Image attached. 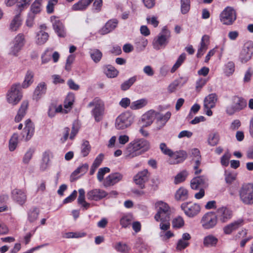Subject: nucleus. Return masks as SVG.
Here are the masks:
<instances>
[{"mask_svg":"<svg viewBox=\"0 0 253 253\" xmlns=\"http://www.w3.org/2000/svg\"><path fill=\"white\" fill-rule=\"evenodd\" d=\"M122 178V175L119 173L110 174L106 178L104 182V185L105 187L113 185L121 180Z\"/></svg>","mask_w":253,"mask_h":253,"instance_id":"27","label":"nucleus"},{"mask_svg":"<svg viewBox=\"0 0 253 253\" xmlns=\"http://www.w3.org/2000/svg\"><path fill=\"white\" fill-rule=\"evenodd\" d=\"M181 208L184 213L189 217L197 215L201 211L200 205L192 202H185L181 205Z\"/></svg>","mask_w":253,"mask_h":253,"instance_id":"10","label":"nucleus"},{"mask_svg":"<svg viewBox=\"0 0 253 253\" xmlns=\"http://www.w3.org/2000/svg\"><path fill=\"white\" fill-rule=\"evenodd\" d=\"M189 198V193L187 189L183 187L178 188L174 194L175 200L177 201H184Z\"/></svg>","mask_w":253,"mask_h":253,"instance_id":"28","label":"nucleus"},{"mask_svg":"<svg viewBox=\"0 0 253 253\" xmlns=\"http://www.w3.org/2000/svg\"><path fill=\"white\" fill-rule=\"evenodd\" d=\"M88 169V165L84 164L78 167L72 174V176H76L81 173V175L84 174Z\"/></svg>","mask_w":253,"mask_h":253,"instance_id":"52","label":"nucleus"},{"mask_svg":"<svg viewBox=\"0 0 253 253\" xmlns=\"http://www.w3.org/2000/svg\"><path fill=\"white\" fill-rule=\"evenodd\" d=\"M170 37V31L166 27L163 28L162 32L153 41L154 48L159 50L161 48L165 47L168 44Z\"/></svg>","mask_w":253,"mask_h":253,"instance_id":"4","label":"nucleus"},{"mask_svg":"<svg viewBox=\"0 0 253 253\" xmlns=\"http://www.w3.org/2000/svg\"><path fill=\"white\" fill-rule=\"evenodd\" d=\"M209 40V37L207 35H204L201 40L200 47L198 50L197 53V57H201L206 51L207 49V44L206 42H208Z\"/></svg>","mask_w":253,"mask_h":253,"instance_id":"37","label":"nucleus"},{"mask_svg":"<svg viewBox=\"0 0 253 253\" xmlns=\"http://www.w3.org/2000/svg\"><path fill=\"white\" fill-rule=\"evenodd\" d=\"M157 212L154 216L156 221H166L170 220L171 210L169 206L163 201H158L155 203Z\"/></svg>","mask_w":253,"mask_h":253,"instance_id":"1","label":"nucleus"},{"mask_svg":"<svg viewBox=\"0 0 253 253\" xmlns=\"http://www.w3.org/2000/svg\"><path fill=\"white\" fill-rule=\"evenodd\" d=\"M253 54V42L248 41L246 42L240 52L239 55L240 61L243 63H247L249 61Z\"/></svg>","mask_w":253,"mask_h":253,"instance_id":"12","label":"nucleus"},{"mask_svg":"<svg viewBox=\"0 0 253 253\" xmlns=\"http://www.w3.org/2000/svg\"><path fill=\"white\" fill-rule=\"evenodd\" d=\"M51 153L50 151H45L42 155V162L41 164L40 169L42 171L45 170L50 165V157Z\"/></svg>","mask_w":253,"mask_h":253,"instance_id":"35","label":"nucleus"},{"mask_svg":"<svg viewBox=\"0 0 253 253\" xmlns=\"http://www.w3.org/2000/svg\"><path fill=\"white\" fill-rule=\"evenodd\" d=\"M215 214L217 216V219L221 222L224 223L231 218L232 211L228 208L222 206L217 209Z\"/></svg>","mask_w":253,"mask_h":253,"instance_id":"13","label":"nucleus"},{"mask_svg":"<svg viewBox=\"0 0 253 253\" xmlns=\"http://www.w3.org/2000/svg\"><path fill=\"white\" fill-rule=\"evenodd\" d=\"M219 18L223 25H232L237 18L236 11L233 7L227 6L220 13Z\"/></svg>","mask_w":253,"mask_h":253,"instance_id":"5","label":"nucleus"},{"mask_svg":"<svg viewBox=\"0 0 253 253\" xmlns=\"http://www.w3.org/2000/svg\"><path fill=\"white\" fill-rule=\"evenodd\" d=\"M188 173L186 171L184 170L178 173L175 177L174 183L178 184L184 181L187 176Z\"/></svg>","mask_w":253,"mask_h":253,"instance_id":"53","label":"nucleus"},{"mask_svg":"<svg viewBox=\"0 0 253 253\" xmlns=\"http://www.w3.org/2000/svg\"><path fill=\"white\" fill-rule=\"evenodd\" d=\"M114 248L117 251L121 253H126V246L125 243L122 242H117L114 246Z\"/></svg>","mask_w":253,"mask_h":253,"instance_id":"59","label":"nucleus"},{"mask_svg":"<svg viewBox=\"0 0 253 253\" xmlns=\"http://www.w3.org/2000/svg\"><path fill=\"white\" fill-rule=\"evenodd\" d=\"M16 15L11 20L9 29L12 31H16L22 25V19L21 17V13L22 12L18 11L15 9Z\"/></svg>","mask_w":253,"mask_h":253,"instance_id":"25","label":"nucleus"},{"mask_svg":"<svg viewBox=\"0 0 253 253\" xmlns=\"http://www.w3.org/2000/svg\"><path fill=\"white\" fill-rule=\"evenodd\" d=\"M32 0H18L16 9L18 11L22 12L27 8L30 5Z\"/></svg>","mask_w":253,"mask_h":253,"instance_id":"45","label":"nucleus"},{"mask_svg":"<svg viewBox=\"0 0 253 253\" xmlns=\"http://www.w3.org/2000/svg\"><path fill=\"white\" fill-rule=\"evenodd\" d=\"M74 101V95L73 94H69L66 97L64 102V107L65 109L68 110V111L71 109Z\"/></svg>","mask_w":253,"mask_h":253,"instance_id":"48","label":"nucleus"},{"mask_svg":"<svg viewBox=\"0 0 253 253\" xmlns=\"http://www.w3.org/2000/svg\"><path fill=\"white\" fill-rule=\"evenodd\" d=\"M52 23V26L55 32L59 37H64L66 35V32L64 29V26L62 22L58 18L52 16L50 18Z\"/></svg>","mask_w":253,"mask_h":253,"instance_id":"19","label":"nucleus"},{"mask_svg":"<svg viewBox=\"0 0 253 253\" xmlns=\"http://www.w3.org/2000/svg\"><path fill=\"white\" fill-rule=\"evenodd\" d=\"M241 201L246 205L253 204V185L250 183L244 184L239 190Z\"/></svg>","mask_w":253,"mask_h":253,"instance_id":"3","label":"nucleus"},{"mask_svg":"<svg viewBox=\"0 0 253 253\" xmlns=\"http://www.w3.org/2000/svg\"><path fill=\"white\" fill-rule=\"evenodd\" d=\"M247 106V102L243 98L235 96L233 99V103L226 108V112L229 115H233L235 112H239Z\"/></svg>","mask_w":253,"mask_h":253,"instance_id":"9","label":"nucleus"},{"mask_svg":"<svg viewBox=\"0 0 253 253\" xmlns=\"http://www.w3.org/2000/svg\"><path fill=\"white\" fill-rule=\"evenodd\" d=\"M201 223L202 227L205 229L213 228L217 223V216L213 212H208L203 215Z\"/></svg>","mask_w":253,"mask_h":253,"instance_id":"11","label":"nucleus"},{"mask_svg":"<svg viewBox=\"0 0 253 253\" xmlns=\"http://www.w3.org/2000/svg\"><path fill=\"white\" fill-rule=\"evenodd\" d=\"M42 0H35L31 5L29 13L33 14L34 15L39 13L42 10Z\"/></svg>","mask_w":253,"mask_h":253,"instance_id":"43","label":"nucleus"},{"mask_svg":"<svg viewBox=\"0 0 253 253\" xmlns=\"http://www.w3.org/2000/svg\"><path fill=\"white\" fill-rule=\"evenodd\" d=\"M217 100V97L216 94H210L204 99V106L206 109L213 108L215 107Z\"/></svg>","mask_w":253,"mask_h":253,"instance_id":"29","label":"nucleus"},{"mask_svg":"<svg viewBox=\"0 0 253 253\" xmlns=\"http://www.w3.org/2000/svg\"><path fill=\"white\" fill-rule=\"evenodd\" d=\"M40 211L36 207L32 208L28 211V220L30 222H35L38 218Z\"/></svg>","mask_w":253,"mask_h":253,"instance_id":"42","label":"nucleus"},{"mask_svg":"<svg viewBox=\"0 0 253 253\" xmlns=\"http://www.w3.org/2000/svg\"><path fill=\"white\" fill-rule=\"evenodd\" d=\"M160 149H161L162 152L165 155L170 156L172 154V151L168 148L166 143H162L160 144Z\"/></svg>","mask_w":253,"mask_h":253,"instance_id":"61","label":"nucleus"},{"mask_svg":"<svg viewBox=\"0 0 253 253\" xmlns=\"http://www.w3.org/2000/svg\"><path fill=\"white\" fill-rule=\"evenodd\" d=\"M20 84H13L6 94V100L12 105H16L21 100L22 95L19 91Z\"/></svg>","mask_w":253,"mask_h":253,"instance_id":"6","label":"nucleus"},{"mask_svg":"<svg viewBox=\"0 0 253 253\" xmlns=\"http://www.w3.org/2000/svg\"><path fill=\"white\" fill-rule=\"evenodd\" d=\"M118 21L117 19H113L109 20L105 26L99 31L101 35L107 34L112 31L117 27Z\"/></svg>","mask_w":253,"mask_h":253,"instance_id":"26","label":"nucleus"},{"mask_svg":"<svg viewBox=\"0 0 253 253\" xmlns=\"http://www.w3.org/2000/svg\"><path fill=\"white\" fill-rule=\"evenodd\" d=\"M46 84L44 82L40 83L34 90L33 99L36 101L39 100L46 93Z\"/></svg>","mask_w":253,"mask_h":253,"instance_id":"24","label":"nucleus"},{"mask_svg":"<svg viewBox=\"0 0 253 253\" xmlns=\"http://www.w3.org/2000/svg\"><path fill=\"white\" fill-rule=\"evenodd\" d=\"M186 58V54L182 53L177 59L175 63L173 65L171 69L170 72L173 73L181 66Z\"/></svg>","mask_w":253,"mask_h":253,"instance_id":"47","label":"nucleus"},{"mask_svg":"<svg viewBox=\"0 0 253 253\" xmlns=\"http://www.w3.org/2000/svg\"><path fill=\"white\" fill-rule=\"evenodd\" d=\"M219 139L220 137L218 132H211L208 135L207 141L209 145L214 146L218 144Z\"/></svg>","mask_w":253,"mask_h":253,"instance_id":"38","label":"nucleus"},{"mask_svg":"<svg viewBox=\"0 0 253 253\" xmlns=\"http://www.w3.org/2000/svg\"><path fill=\"white\" fill-rule=\"evenodd\" d=\"M103 5L102 0H95L92 5V11L98 13L101 11Z\"/></svg>","mask_w":253,"mask_h":253,"instance_id":"55","label":"nucleus"},{"mask_svg":"<svg viewBox=\"0 0 253 253\" xmlns=\"http://www.w3.org/2000/svg\"><path fill=\"white\" fill-rule=\"evenodd\" d=\"M188 80L187 77H181L179 79L174 80L168 86V90L169 92H173L175 91L179 85H183Z\"/></svg>","mask_w":253,"mask_h":253,"instance_id":"34","label":"nucleus"},{"mask_svg":"<svg viewBox=\"0 0 253 253\" xmlns=\"http://www.w3.org/2000/svg\"><path fill=\"white\" fill-rule=\"evenodd\" d=\"M90 147L87 141L84 142L81 146V154L83 157L86 156L90 152Z\"/></svg>","mask_w":253,"mask_h":253,"instance_id":"54","label":"nucleus"},{"mask_svg":"<svg viewBox=\"0 0 253 253\" xmlns=\"http://www.w3.org/2000/svg\"><path fill=\"white\" fill-rule=\"evenodd\" d=\"M116 127L118 129H124L126 127V115L123 113L116 120Z\"/></svg>","mask_w":253,"mask_h":253,"instance_id":"36","label":"nucleus"},{"mask_svg":"<svg viewBox=\"0 0 253 253\" xmlns=\"http://www.w3.org/2000/svg\"><path fill=\"white\" fill-rule=\"evenodd\" d=\"M171 113L170 112H167L165 115H162L157 112V119L159 121L162 123H166L170 118Z\"/></svg>","mask_w":253,"mask_h":253,"instance_id":"58","label":"nucleus"},{"mask_svg":"<svg viewBox=\"0 0 253 253\" xmlns=\"http://www.w3.org/2000/svg\"><path fill=\"white\" fill-rule=\"evenodd\" d=\"M93 0H80L73 5L72 9L74 11L85 10Z\"/></svg>","mask_w":253,"mask_h":253,"instance_id":"32","label":"nucleus"},{"mask_svg":"<svg viewBox=\"0 0 253 253\" xmlns=\"http://www.w3.org/2000/svg\"><path fill=\"white\" fill-rule=\"evenodd\" d=\"M218 242V239L213 235H209L204 239V245L206 247L215 246Z\"/></svg>","mask_w":253,"mask_h":253,"instance_id":"41","label":"nucleus"},{"mask_svg":"<svg viewBox=\"0 0 253 253\" xmlns=\"http://www.w3.org/2000/svg\"><path fill=\"white\" fill-rule=\"evenodd\" d=\"M148 100L146 98H142L136 101L130 102V100L127 98V106H130V108L132 110H138L146 106L148 104Z\"/></svg>","mask_w":253,"mask_h":253,"instance_id":"30","label":"nucleus"},{"mask_svg":"<svg viewBox=\"0 0 253 253\" xmlns=\"http://www.w3.org/2000/svg\"><path fill=\"white\" fill-rule=\"evenodd\" d=\"M208 80L206 79L200 78L196 83V89L199 91L206 84Z\"/></svg>","mask_w":253,"mask_h":253,"instance_id":"64","label":"nucleus"},{"mask_svg":"<svg viewBox=\"0 0 253 253\" xmlns=\"http://www.w3.org/2000/svg\"><path fill=\"white\" fill-rule=\"evenodd\" d=\"M191 187L197 190L198 188H206L208 185V178L205 175L196 176L191 180Z\"/></svg>","mask_w":253,"mask_h":253,"instance_id":"15","label":"nucleus"},{"mask_svg":"<svg viewBox=\"0 0 253 253\" xmlns=\"http://www.w3.org/2000/svg\"><path fill=\"white\" fill-rule=\"evenodd\" d=\"M243 224V220L239 219L225 226L223 230L224 233L227 235L231 234L233 231L238 229L242 226Z\"/></svg>","mask_w":253,"mask_h":253,"instance_id":"23","label":"nucleus"},{"mask_svg":"<svg viewBox=\"0 0 253 253\" xmlns=\"http://www.w3.org/2000/svg\"><path fill=\"white\" fill-rule=\"evenodd\" d=\"M157 116V112L150 110L141 116L140 123L142 124L143 127L149 126L153 123Z\"/></svg>","mask_w":253,"mask_h":253,"instance_id":"18","label":"nucleus"},{"mask_svg":"<svg viewBox=\"0 0 253 253\" xmlns=\"http://www.w3.org/2000/svg\"><path fill=\"white\" fill-rule=\"evenodd\" d=\"M104 72L109 78H114L118 74V71L112 65H107L104 68Z\"/></svg>","mask_w":253,"mask_h":253,"instance_id":"44","label":"nucleus"},{"mask_svg":"<svg viewBox=\"0 0 253 253\" xmlns=\"http://www.w3.org/2000/svg\"><path fill=\"white\" fill-rule=\"evenodd\" d=\"M18 142V136L17 133H14L9 141V149L10 151H14L17 147Z\"/></svg>","mask_w":253,"mask_h":253,"instance_id":"50","label":"nucleus"},{"mask_svg":"<svg viewBox=\"0 0 253 253\" xmlns=\"http://www.w3.org/2000/svg\"><path fill=\"white\" fill-rule=\"evenodd\" d=\"M224 176L226 183L228 184H231L236 179L237 174L234 172L225 170L224 171Z\"/></svg>","mask_w":253,"mask_h":253,"instance_id":"49","label":"nucleus"},{"mask_svg":"<svg viewBox=\"0 0 253 253\" xmlns=\"http://www.w3.org/2000/svg\"><path fill=\"white\" fill-rule=\"evenodd\" d=\"M29 103L27 101H24L21 104L17 114L15 117L16 122H19L22 120L26 113V111L28 107Z\"/></svg>","mask_w":253,"mask_h":253,"instance_id":"33","label":"nucleus"},{"mask_svg":"<svg viewBox=\"0 0 253 253\" xmlns=\"http://www.w3.org/2000/svg\"><path fill=\"white\" fill-rule=\"evenodd\" d=\"M89 53L91 59L95 62H99L102 57V53L98 49L92 48L90 49Z\"/></svg>","mask_w":253,"mask_h":253,"instance_id":"39","label":"nucleus"},{"mask_svg":"<svg viewBox=\"0 0 253 253\" xmlns=\"http://www.w3.org/2000/svg\"><path fill=\"white\" fill-rule=\"evenodd\" d=\"M107 195V193L100 189H94L90 190L86 194L87 198L88 200L96 201L101 200Z\"/></svg>","mask_w":253,"mask_h":253,"instance_id":"21","label":"nucleus"},{"mask_svg":"<svg viewBox=\"0 0 253 253\" xmlns=\"http://www.w3.org/2000/svg\"><path fill=\"white\" fill-rule=\"evenodd\" d=\"M235 71V64L232 61H229L224 65V73L229 76L233 74Z\"/></svg>","mask_w":253,"mask_h":253,"instance_id":"46","label":"nucleus"},{"mask_svg":"<svg viewBox=\"0 0 253 253\" xmlns=\"http://www.w3.org/2000/svg\"><path fill=\"white\" fill-rule=\"evenodd\" d=\"M184 225V221L181 216L174 218L172 221V225L174 228H180Z\"/></svg>","mask_w":253,"mask_h":253,"instance_id":"51","label":"nucleus"},{"mask_svg":"<svg viewBox=\"0 0 253 253\" xmlns=\"http://www.w3.org/2000/svg\"><path fill=\"white\" fill-rule=\"evenodd\" d=\"M25 36L22 33L18 34L13 41V45L10 47L8 54L14 56H17L25 44Z\"/></svg>","mask_w":253,"mask_h":253,"instance_id":"8","label":"nucleus"},{"mask_svg":"<svg viewBox=\"0 0 253 253\" xmlns=\"http://www.w3.org/2000/svg\"><path fill=\"white\" fill-rule=\"evenodd\" d=\"M88 107H94L91 113L95 121H100L103 115L104 104L103 102L98 98H95L87 105Z\"/></svg>","mask_w":253,"mask_h":253,"instance_id":"7","label":"nucleus"},{"mask_svg":"<svg viewBox=\"0 0 253 253\" xmlns=\"http://www.w3.org/2000/svg\"><path fill=\"white\" fill-rule=\"evenodd\" d=\"M169 163L171 165L177 164L183 162L187 158V153L185 151L180 150L175 152L169 156Z\"/></svg>","mask_w":253,"mask_h":253,"instance_id":"20","label":"nucleus"},{"mask_svg":"<svg viewBox=\"0 0 253 253\" xmlns=\"http://www.w3.org/2000/svg\"><path fill=\"white\" fill-rule=\"evenodd\" d=\"M150 173L147 169H145L139 171L133 178L135 183L138 185L141 189L145 188V183L148 180Z\"/></svg>","mask_w":253,"mask_h":253,"instance_id":"16","label":"nucleus"},{"mask_svg":"<svg viewBox=\"0 0 253 253\" xmlns=\"http://www.w3.org/2000/svg\"><path fill=\"white\" fill-rule=\"evenodd\" d=\"M13 200L18 204L23 206L27 201V195L25 190L14 189L11 192Z\"/></svg>","mask_w":253,"mask_h":253,"instance_id":"17","label":"nucleus"},{"mask_svg":"<svg viewBox=\"0 0 253 253\" xmlns=\"http://www.w3.org/2000/svg\"><path fill=\"white\" fill-rule=\"evenodd\" d=\"M34 74L33 72L28 70L25 75V79L23 81L22 86L23 88H27L34 82Z\"/></svg>","mask_w":253,"mask_h":253,"instance_id":"40","label":"nucleus"},{"mask_svg":"<svg viewBox=\"0 0 253 253\" xmlns=\"http://www.w3.org/2000/svg\"><path fill=\"white\" fill-rule=\"evenodd\" d=\"M191 236L188 233H184L179 239L176 244V250L178 252L181 251L186 248L190 245L189 241Z\"/></svg>","mask_w":253,"mask_h":253,"instance_id":"22","label":"nucleus"},{"mask_svg":"<svg viewBox=\"0 0 253 253\" xmlns=\"http://www.w3.org/2000/svg\"><path fill=\"white\" fill-rule=\"evenodd\" d=\"M231 157V155L228 152H226L221 157L220 163L222 166L227 167L229 165V161Z\"/></svg>","mask_w":253,"mask_h":253,"instance_id":"60","label":"nucleus"},{"mask_svg":"<svg viewBox=\"0 0 253 253\" xmlns=\"http://www.w3.org/2000/svg\"><path fill=\"white\" fill-rule=\"evenodd\" d=\"M49 35L43 30L37 32L35 37V42L38 45L44 44L48 40Z\"/></svg>","mask_w":253,"mask_h":253,"instance_id":"31","label":"nucleus"},{"mask_svg":"<svg viewBox=\"0 0 253 253\" xmlns=\"http://www.w3.org/2000/svg\"><path fill=\"white\" fill-rule=\"evenodd\" d=\"M34 150L32 149H29L27 152L25 153L23 159V162L25 164H28L30 160L31 159L33 154L34 153Z\"/></svg>","mask_w":253,"mask_h":253,"instance_id":"62","label":"nucleus"},{"mask_svg":"<svg viewBox=\"0 0 253 253\" xmlns=\"http://www.w3.org/2000/svg\"><path fill=\"white\" fill-rule=\"evenodd\" d=\"M150 148L149 142L144 139L135 140L129 143L127 147V157H133L136 156L135 151L142 149L147 151Z\"/></svg>","mask_w":253,"mask_h":253,"instance_id":"2","label":"nucleus"},{"mask_svg":"<svg viewBox=\"0 0 253 253\" xmlns=\"http://www.w3.org/2000/svg\"><path fill=\"white\" fill-rule=\"evenodd\" d=\"M190 9V0H181V11L182 13H187Z\"/></svg>","mask_w":253,"mask_h":253,"instance_id":"56","label":"nucleus"},{"mask_svg":"<svg viewBox=\"0 0 253 253\" xmlns=\"http://www.w3.org/2000/svg\"><path fill=\"white\" fill-rule=\"evenodd\" d=\"M110 171V169L107 167H104L99 169L97 172V179L99 181L101 182L104 178V175L106 173L109 172Z\"/></svg>","mask_w":253,"mask_h":253,"instance_id":"57","label":"nucleus"},{"mask_svg":"<svg viewBox=\"0 0 253 253\" xmlns=\"http://www.w3.org/2000/svg\"><path fill=\"white\" fill-rule=\"evenodd\" d=\"M58 0H49L46 5V11L48 13H52L54 11V6L57 3Z\"/></svg>","mask_w":253,"mask_h":253,"instance_id":"63","label":"nucleus"},{"mask_svg":"<svg viewBox=\"0 0 253 253\" xmlns=\"http://www.w3.org/2000/svg\"><path fill=\"white\" fill-rule=\"evenodd\" d=\"M25 127L21 133V140L27 141L33 136L34 133V125L30 119L27 120L25 122Z\"/></svg>","mask_w":253,"mask_h":253,"instance_id":"14","label":"nucleus"}]
</instances>
